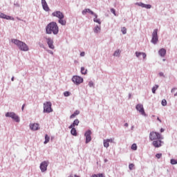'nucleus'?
I'll return each instance as SVG.
<instances>
[{"instance_id": "obj_1", "label": "nucleus", "mask_w": 177, "mask_h": 177, "mask_svg": "<svg viewBox=\"0 0 177 177\" xmlns=\"http://www.w3.org/2000/svg\"><path fill=\"white\" fill-rule=\"evenodd\" d=\"M46 34L57 35L59 34V26H57V23L55 21L50 22L46 26Z\"/></svg>"}, {"instance_id": "obj_2", "label": "nucleus", "mask_w": 177, "mask_h": 177, "mask_svg": "<svg viewBox=\"0 0 177 177\" xmlns=\"http://www.w3.org/2000/svg\"><path fill=\"white\" fill-rule=\"evenodd\" d=\"M11 42L12 44H15L19 48V50H22L23 52H27L28 51V46L26 44V43L16 39H12L11 40Z\"/></svg>"}, {"instance_id": "obj_3", "label": "nucleus", "mask_w": 177, "mask_h": 177, "mask_svg": "<svg viewBox=\"0 0 177 177\" xmlns=\"http://www.w3.org/2000/svg\"><path fill=\"white\" fill-rule=\"evenodd\" d=\"M6 117L12 118L15 122H20V118L15 112H7L6 113Z\"/></svg>"}, {"instance_id": "obj_4", "label": "nucleus", "mask_w": 177, "mask_h": 177, "mask_svg": "<svg viewBox=\"0 0 177 177\" xmlns=\"http://www.w3.org/2000/svg\"><path fill=\"white\" fill-rule=\"evenodd\" d=\"M53 111V109H52V102H46L44 104V111L43 113H52Z\"/></svg>"}, {"instance_id": "obj_5", "label": "nucleus", "mask_w": 177, "mask_h": 177, "mask_svg": "<svg viewBox=\"0 0 177 177\" xmlns=\"http://www.w3.org/2000/svg\"><path fill=\"white\" fill-rule=\"evenodd\" d=\"M158 29H154L152 32V39L151 40V44L153 45H156L157 42H158Z\"/></svg>"}, {"instance_id": "obj_6", "label": "nucleus", "mask_w": 177, "mask_h": 177, "mask_svg": "<svg viewBox=\"0 0 177 177\" xmlns=\"http://www.w3.org/2000/svg\"><path fill=\"white\" fill-rule=\"evenodd\" d=\"M150 140H157L161 139V134L158 132L152 131L149 133Z\"/></svg>"}, {"instance_id": "obj_7", "label": "nucleus", "mask_w": 177, "mask_h": 177, "mask_svg": "<svg viewBox=\"0 0 177 177\" xmlns=\"http://www.w3.org/2000/svg\"><path fill=\"white\" fill-rule=\"evenodd\" d=\"M72 81L75 85H80V84H82L84 82V78L78 75H75L72 77Z\"/></svg>"}, {"instance_id": "obj_8", "label": "nucleus", "mask_w": 177, "mask_h": 177, "mask_svg": "<svg viewBox=\"0 0 177 177\" xmlns=\"http://www.w3.org/2000/svg\"><path fill=\"white\" fill-rule=\"evenodd\" d=\"M91 135H92V131L91 130H88L84 133L86 144L89 143V142L92 140V137L91 136Z\"/></svg>"}, {"instance_id": "obj_9", "label": "nucleus", "mask_w": 177, "mask_h": 177, "mask_svg": "<svg viewBox=\"0 0 177 177\" xmlns=\"http://www.w3.org/2000/svg\"><path fill=\"white\" fill-rule=\"evenodd\" d=\"M86 13H90V15L94 16L95 19H97V15L96 13H94L93 11H92L91 9L85 8L84 10L82 11V15H83V16H85Z\"/></svg>"}, {"instance_id": "obj_10", "label": "nucleus", "mask_w": 177, "mask_h": 177, "mask_svg": "<svg viewBox=\"0 0 177 177\" xmlns=\"http://www.w3.org/2000/svg\"><path fill=\"white\" fill-rule=\"evenodd\" d=\"M136 109L137 111H139L142 115H145L146 117V113L145 112V108H143V105L138 104L136 105Z\"/></svg>"}, {"instance_id": "obj_11", "label": "nucleus", "mask_w": 177, "mask_h": 177, "mask_svg": "<svg viewBox=\"0 0 177 177\" xmlns=\"http://www.w3.org/2000/svg\"><path fill=\"white\" fill-rule=\"evenodd\" d=\"M48 163L47 161L41 162L39 167L41 171V172L46 171L48 169Z\"/></svg>"}, {"instance_id": "obj_12", "label": "nucleus", "mask_w": 177, "mask_h": 177, "mask_svg": "<svg viewBox=\"0 0 177 177\" xmlns=\"http://www.w3.org/2000/svg\"><path fill=\"white\" fill-rule=\"evenodd\" d=\"M53 17H57V19H64V14L61 11H55L52 13Z\"/></svg>"}, {"instance_id": "obj_13", "label": "nucleus", "mask_w": 177, "mask_h": 177, "mask_svg": "<svg viewBox=\"0 0 177 177\" xmlns=\"http://www.w3.org/2000/svg\"><path fill=\"white\" fill-rule=\"evenodd\" d=\"M46 42L50 49H55V45H53V39L52 38H46Z\"/></svg>"}, {"instance_id": "obj_14", "label": "nucleus", "mask_w": 177, "mask_h": 177, "mask_svg": "<svg viewBox=\"0 0 177 177\" xmlns=\"http://www.w3.org/2000/svg\"><path fill=\"white\" fill-rule=\"evenodd\" d=\"M41 5L45 12H49L50 10L49 6H48V3H46V0H41Z\"/></svg>"}, {"instance_id": "obj_15", "label": "nucleus", "mask_w": 177, "mask_h": 177, "mask_svg": "<svg viewBox=\"0 0 177 177\" xmlns=\"http://www.w3.org/2000/svg\"><path fill=\"white\" fill-rule=\"evenodd\" d=\"M0 19H5L6 20H15V18L13 17L6 15V14H3L2 12H0Z\"/></svg>"}, {"instance_id": "obj_16", "label": "nucleus", "mask_w": 177, "mask_h": 177, "mask_svg": "<svg viewBox=\"0 0 177 177\" xmlns=\"http://www.w3.org/2000/svg\"><path fill=\"white\" fill-rule=\"evenodd\" d=\"M161 143H164V142H162L161 140H156L153 141L152 145L154 147L158 148L161 147Z\"/></svg>"}, {"instance_id": "obj_17", "label": "nucleus", "mask_w": 177, "mask_h": 177, "mask_svg": "<svg viewBox=\"0 0 177 177\" xmlns=\"http://www.w3.org/2000/svg\"><path fill=\"white\" fill-rule=\"evenodd\" d=\"M158 55L160 57H164L165 55H167V50H165V48H160L158 50Z\"/></svg>"}, {"instance_id": "obj_18", "label": "nucleus", "mask_w": 177, "mask_h": 177, "mask_svg": "<svg viewBox=\"0 0 177 177\" xmlns=\"http://www.w3.org/2000/svg\"><path fill=\"white\" fill-rule=\"evenodd\" d=\"M78 124H80V120L78 119H75L73 122L68 127L69 129L71 128H74L75 127H78Z\"/></svg>"}, {"instance_id": "obj_19", "label": "nucleus", "mask_w": 177, "mask_h": 177, "mask_svg": "<svg viewBox=\"0 0 177 177\" xmlns=\"http://www.w3.org/2000/svg\"><path fill=\"white\" fill-rule=\"evenodd\" d=\"M30 128L32 131H38L39 129V124L38 123L30 124Z\"/></svg>"}, {"instance_id": "obj_20", "label": "nucleus", "mask_w": 177, "mask_h": 177, "mask_svg": "<svg viewBox=\"0 0 177 177\" xmlns=\"http://www.w3.org/2000/svg\"><path fill=\"white\" fill-rule=\"evenodd\" d=\"M64 18H59L58 19V23L59 24H61V26H66V24H67V21H66V20L63 19Z\"/></svg>"}, {"instance_id": "obj_21", "label": "nucleus", "mask_w": 177, "mask_h": 177, "mask_svg": "<svg viewBox=\"0 0 177 177\" xmlns=\"http://www.w3.org/2000/svg\"><path fill=\"white\" fill-rule=\"evenodd\" d=\"M71 134L73 135V136H77V129H75V127H71Z\"/></svg>"}, {"instance_id": "obj_22", "label": "nucleus", "mask_w": 177, "mask_h": 177, "mask_svg": "<svg viewBox=\"0 0 177 177\" xmlns=\"http://www.w3.org/2000/svg\"><path fill=\"white\" fill-rule=\"evenodd\" d=\"M100 26H96L94 29H93V31L95 32V34H97L98 32H100Z\"/></svg>"}, {"instance_id": "obj_23", "label": "nucleus", "mask_w": 177, "mask_h": 177, "mask_svg": "<svg viewBox=\"0 0 177 177\" xmlns=\"http://www.w3.org/2000/svg\"><path fill=\"white\" fill-rule=\"evenodd\" d=\"M49 140H50V137L48 136V134L45 135V140L44 142V145H46L47 143H49Z\"/></svg>"}, {"instance_id": "obj_24", "label": "nucleus", "mask_w": 177, "mask_h": 177, "mask_svg": "<svg viewBox=\"0 0 177 177\" xmlns=\"http://www.w3.org/2000/svg\"><path fill=\"white\" fill-rule=\"evenodd\" d=\"M120 55H121V50H116L113 53V56H115V57H120Z\"/></svg>"}, {"instance_id": "obj_25", "label": "nucleus", "mask_w": 177, "mask_h": 177, "mask_svg": "<svg viewBox=\"0 0 177 177\" xmlns=\"http://www.w3.org/2000/svg\"><path fill=\"white\" fill-rule=\"evenodd\" d=\"M81 73L83 74V75H86L87 74L88 70H85V68L84 66L81 67Z\"/></svg>"}, {"instance_id": "obj_26", "label": "nucleus", "mask_w": 177, "mask_h": 177, "mask_svg": "<svg viewBox=\"0 0 177 177\" xmlns=\"http://www.w3.org/2000/svg\"><path fill=\"white\" fill-rule=\"evenodd\" d=\"M104 147H106V149H108V147L110 146V142L107 141V140H104Z\"/></svg>"}, {"instance_id": "obj_27", "label": "nucleus", "mask_w": 177, "mask_h": 177, "mask_svg": "<svg viewBox=\"0 0 177 177\" xmlns=\"http://www.w3.org/2000/svg\"><path fill=\"white\" fill-rule=\"evenodd\" d=\"M91 177H106L103 174H93Z\"/></svg>"}, {"instance_id": "obj_28", "label": "nucleus", "mask_w": 177, "mask_h": 177, "mask_svg": "<svg viewBox=\"0 0 177 177\" xmlns=\"http://www.w3.org/2000/svg\"><path fill=\"white\" fill-rule=\"evenodd\" d=\"M158 89V85H155L153 87H152V93H156V91Z\"/></svg>"}, {"instance_id": "obj_29", "label": "nucleus", "mask_w": 177, "mask_h": 177, "mask_svg": "<svg viewBox=\"0 0 177 177\" xmlns=\"http://www.w3.org/2000/svg\"><path fill=\"white\" fill-rule=\"evenodd\" d=\"M94 23H97L98 24H102V21H100V19H97L95 17L93 19Z\"/></svg>"}, {"instance_id": "obj_30", "label": "nucleus", "mask_w": 177, "mask_h": 177, "mask_svg": "<svg viewBox=\"0 0 177 177\" xmlns=\"http://www.w3.org/2000/svg\"><path fill=\"white\" fill-rule=\"evenodd\" d=\"M170 162H171V165H176V164H177V160L171 159Z\"/></svg>"}, {"instance_id": "obj_31", "label": "nucleus", "mask_w": 177, "mask_h": 177, "mask_svg": "<svg viewBox=\"0 0 177 177\" xmlns=\"http://www.w3.org/2000/svg\"><path fill=\"white\" fill-rule=\"evenodd\" d=\"M70 95H71V93H70V91H65L64 93V96H65V97H68V96H70Z\"/></svg>"}, {"instance_id": "obj_32", "label": "nucleus", "mask_w": 177, "mask_h": 177, "mask_svg": "<svg viewBox=\"0 0 177 177\" xmlns=\"http://www.w3.org/2000/svg\"><path fill=\"white\" fill-rule=\"evenodd\" d=\"M131 150H138V145H136V144H133L131 145Z\"/></svg>"}, {"instance_id": "obj_33", "label": "nucleus", "mask_w": 177, "mask_h": 177, "mask_svg": "<svg viewBox=\"0 0 177 177\" xmlns=\"http://www.w3.org/2000/svg\"><path fill=\"white\" fill-rule=\"evenodd\" d=\"M136 5H137V6H141V8H145V3L140 2V3H136Z\"/></svg>"}, {"instance_id": "obj_34", "label": "nucleus", "mask_w": 177, "mask_h": 177, "mask_svg": "<svg viewBox=\"0 0 177 177\" xmlns=\"http://www.w3.org/2000/svg\"><path fill=\"white\" fill-rule=\"evenodd\" d=\"M161 104L163 106H167V100H165V99L162 100V102H161Z\"/></svg>"}, {"instance_id": "obj_35", "label": "nucleus", "mask_w": 177, "mask_h": 177, "mask_svg": "<svg viewBox=\"0 0 177 177\" xmlns=\"http://www.w3.org/2000/svg\"><path fill=\"white\" fill-rule=\"evenodd\" d=\"M134 167H135V165H133V163L129 164V169H130V171H132V169H133Z\"/></svg>"}, {"instance_id": "obj_36", "label": "nucleus", "mask_w": 177, "mask_h": 177, "mask_svg": "<svg viewBox=\"0 0 177 177\" xmlns=\"http://www.w3.org/2000/svg\"><path fill=\"white\" fill-rule=\"evenodd\" d=\"M144 8H145L146 9H151V5L145 4Z\"/></svg>"}, {"instance_id": "obj_37", "label": "nucleus", "mask_w": 177, "mask_h": 177, "mask_svg": "<svg viewBox=\"0 0 177 177\" xmlns=\"http://www.w3.org/2000/svg\"><path fill=\"white\" fill-rule=\"evenodd\" d=\"M122 32L123 35L127 34V28L123 27V28H122Z\"/></svg>"}, {"instance_id": "obj_38", "label": "nucleus", "mask_w": 177, "mask_h": 177, "mask_svg": "<svg viewBox=\"0 0 177 177\" xmlns=\"http://www.w3.org/2000/svg\"><path fill=\"white\" fill-rule=\"evenodd\" d=\"M156 158L160 159L162 157V153H156Z\"/></svg>"}, {"instance_id": "obj_39", "label": "nucleus", "mask_w": 177, "mask_h": 177, "mask_svg": "<svg viewBox=\"0 0 177 177\" xmlns=\"http://www.w3.org/2000/svg\"><path fill=\"white\" fill-rule=\"evenodd\" d=\"M109 143H114V138L106 139Z\"/></svg>"}, {"instance_id": "obj_40", "label": "nucleus", "mask_w": 177, "mask_h": 177, "mask_svg": "<svg viewBox=\"0 0 177 177\" xmlns=\"http://www.w3.org/2000/svg\"><path fill=\"white\" fill-rule=\"evenodd\" d=\"M142 53H141V52H138V51H136V57H139L140 56H141Z\"/></svg>"}, {"instance_id": "obj_41", "label": "nucleus", "mask_w": 177, "mask_h": 177, "mask_svg": "<svg viewBox=\"0 0 177 177\" xmlns=\"http://www.w3.org/2000/svg\"><path fill=\"white\" fill-rule=\"evenodd\" d=\"M93 85H94L93 82L91 81L88 82V86H90V88H92Z\"/></svg>"}, {"instance_id": "obj_42", "label": "nucleus", "mask_w": 177, "mask_h": 177, "mask_svg": "<svg viewBox=\"0 0 177 177\" xmlns=\"http://www.w3.org/2000/svg\"><path fill=\"white\" fill-rule=\"evenodd\" d=\"M73 114L75 115V116L78 115L80 114V111H79V110H76V111L73 113Z\"/></svg>"}, {"instance_id": "obj_43", "label": "nucleus", "mask_w": 177, "mask_h": 177, "mask_svg": "<svg viewBox=\"0 0 177 177\" xmlns=\"http://www.w3.org/2000/svg\"><path fill=\"white\" fill-rule=\"evenodd\" d=\"M111 13H113V15H114L115 16V9L111 8Z\"/></svg>"}, {"instance_id": "obj_44", "label": "nucleus", "mask_w": 177, "mask_h": 177, "mask_svg": "<svg viewBox=\"0 0 177 177\" xmlns=\"http://www.w3.org/2000/svg\"><path fill=\"white\" fill-rule=\"evenodd\" d=\"M159 75H160V77H165V75H164V73H162V72H160V73H159Z\"/></svg>"}, {"instance_id": "obj_45", "label": "nucleus", "mask_w": 177, "mask_h": 177, "mask_svg": "<svg viewBox=\"0 0 177 177\" xmlns=\"http://www.w3.org/2000/svg\"><path fill=\"white\" fill-rule=\"evenodd\" d=\"M142 55L143 59H146V57H147V55H146V53H142Z\"/></svg>"}, {"instance_id": "obj_46", "label": "nucleus", "mask_w": 177, "mask_h": 177, "mask_svg": "<svg viewBox=\"0 0 177 177\" xmlns=\"http://www.w3.org/2000/svg\"><path fill=\"white\" fill-rule=\"evenodd\" d=\"M48 53H50V55H53V51L51 50H47Z\"/></svg>"}, {"instance_id": "obj_47", "label": "nucleus", "mask_w": 177, "mask_h": 177, "mask_svg": "<svg viewBox=\"0 0 177 177\" xmlns=\"http://www.w3.org/2000/svg\"><path fill=\"white\" fill-rule=\"evenodd\" d=\"M80 56H82V57H84V56H85V52L80 53Z\"/></svg>"}, {"instance_id": "obj_48", "label": "nucleus", "mask_w": 177, "mask_h": 177, "mask_svg": "<svg viewBox=\"0 0 177 177\" xmlns=\"http://www.w3.org/2000/svg\"><path fill=\"white\" fill-rule=\"evenodd\" d=\"M40 48H45V46L43 44L39 43Z\"/></svg>"}, {"instance_id": "obj_49", "label": "nucleus", "mask_w": 177, "mask_h": 177, "mask_svg": "<svg viewBox=\"0 0 177 177\" xmlns=\"http://www.w3.org/2000/svg\"><path fill=\"white\" fill-rule=\"evenodd\" d=\"M75 115L73 113L72 115H71L70 118H75Z\"/></svg>"}, {"instance_id": "obj_50", "label": "nucleus", "mask_w": 177, "mask_h": 177, "mask_svg": "<svg viewBox=\"0 0 177 177\" xmlns=\"http://www.w3.org/2000/svg\"><path fill=\"white\" fill-rule=\"evenodd\" d=\"M24 107H26V104H24L21 106V110L23 111V110H24Z\"/></svg>"}, {"instance_id": "obj_51", "label": "nucleus", "mask_w": 177, "mask_h": 177, "mask_svg": "<svg viewBox=\"0 0 177 177\" xmlns=\"http://www.w3.org/2000/svg\"><path fill=\"white\" fill-rule=\"evenodd\" d=\"M16 19H17V20H19V21H21V19H20V17H17Z\"/></svg>"}, {"instance_id": "obj_52", "label": "nucleus", "mask_w": 177, "mask_h": 177, "mask_svg": "<svg viewBox=\"0 0 177 177\" xmlns=\"http://www.w3.org/2000/svg\"><path fill=\"white\" fill-rule=\"evenodd\" d=\"M164 131H165L164 129H162V128L160 129V132H161V133L164 132Z\"/></svg>"}, {"instance_id": "obj_53", "label": "nucleus", "mask_w": 177, "mask_h": 177, "mask_svg": "<svg viewBox=\"0 0 177 177\" xmlns=\"http://www.w3.org/2000/svg\"><path fill=\"white\" fill-rule=\"evenodd\" d=\"M11 81H15V77L14 76L12 77Z\"/></svg>"}, {"instance_id": "obj_54", "label": "nucleus", "mask_w": 177, "mask_h": 177, "mask_svg": "<svg viewBox=\"0 0 177 177\" xmlns=\"http://www.w3.org/2000/svg\"><path fill=\"white\" fill-rule=\"evenodd\" d=\"M157 120H158V121H159V122H161V120L160 119V118H157Z\"/></svg>"}, {"instance_id": "obj_55", "label": "nucleus", "mask_w": 177, "mask_h": 177, "mask_svg": "<svg viewBox=\"0 0 177 177\" xmlns=\"http://www.w3.org/2000/svg\"><path fill=\"white\" fill-rule=\"evenodd\" d=\"M131 96H132V94L129 93V99H131Z\"/></svg>"}, {"instance_id": "obj_56", "label": "nucleus", "mask_w": 177, "mask_h": 177, "mask_svg": "<svg viewBox=\"0 0 177 177\" xmlns=\"http://www.w3.org/2000/svg\"><path fill=\"white\" fill-rule=\"evenodd\" d=\"M128 125H129L128 123L124 124V127H128Z\"/></svg>"}, {"instance_id": "obj_57", "label": "nucleus", "mask_w": 177, "mask_h": 177, "mask_svg": "<svg viewBox=\"0 0 177 177\" xmlns=\"http://www.w3.org/2000/svg\"><path fill=\"white\" fill-rule=\"evenodd\" d=\"M109 161L107 159H104V162H107Z\"/></svg>"}, {"instance_id": "obj_58", "label": "nucleus", "mask_w": 177, "mask_h": 177, "mask_svg": "<svg viewBox=\"0 0 177 177\" xmlns=\"http://www.w3.org/2000/svg\"><path fill=\"white\" fill-rule=\"evenodd\" d=\"M74 177H80V176H77V174H75Z\"/></svg>"}, {"instance_id": "obj_59", "label": "nucleus", "mask_w": 177, "mask_h": 177, "mask_svg": "<svg viewBox=\"0 0 177 177\" xmlns=\"http://www.w3.org/2000/svg\"><path fill=\"white\" fill-rule=\"evenodd\" d=\"M68 177H74V176H73V174H71Z\"/></svg>"}, {"instance_id": "obj_60", "label": "nucleus", "mask_w": 177, "mask_h": 177, "mask_svg": "<svg viewBox=\"0 0 177 177\" xmlns=\"http://www.w3.org/2000/svg\"><path fill=\"white\" fill-rule=\"evenodd\" d=\"M171 92H174V88L171 89Z\"/></svg>"}, {"instance_id": "obj_61", "label": "nucleus", "mask_w": 177, "mask_h": 177, "mask_svg": "<svg viewBox=\"0 0 177 177\" xmlns=\"http://www.w3.org/2000/svg\"><path fill=\"white\" fill-rule=\"evenodd\" d=\"M163 62H165V59H163Z\"/></svg>"}]
</instances>
